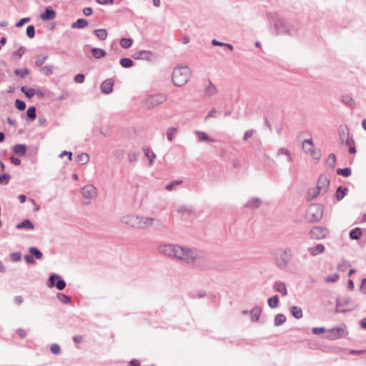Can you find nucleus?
Instances as JSON below:
<instances>
[{"mask_svg":"<svg viewBox=\"0 0 366 366\" xmlns=\"http://www.w3.org/2000/svg\"><path fill=\"white\" fill-rule=\"evenodd\" d=\"M337 173L345 177H347L351 174V169L350 168L338 169Z\"/></svg>","mask_w":366,"mask_h":366,"instance_id":"36","label":"nucleus"},{"mask_svg":"<svg viewBox=\"0 0 366 366\" xmlns=\"http://www.w3.org/2000/svg\"><path fill=\"white\" fill-rule=\"evenodd\" d=\"M18 229H33L34 226L32 223L29 219H25L21 223L16 225Z\"/></svg>","mask_w":366,"mask_h":366,"instance_id":"23","label":"nucleus"},{"mask_svg":"<svg viewBox=\"0 0 366 366\" xmlns=\"http://www.w3.org/2000/svg\"><path fill=\"white\" fill-rule=\"evenodd\" d=\"M59 298L60 299V300H61L64 303H69L70 302L69 297H67L63 294L59 295Z\"/></svg>","mask_w":366,"mask_h":366,"instance_id":"58","label":"nucleus"},{"mask_svg":"<svg viewBox=\"0 0 366 366\" xmlns=\"http://www.w3.org/2000/svg\"><path fill=\"white\" fill-rule=\"evenodd\" d=\"M24 260L26 261V262L29 264H31L35 262L34 258L31 256L25 255L24 257Z\"/></svg>","mask_w":366,"mask_h":366,"instance_id":"56","label":"nucleus"},{"mask_svg":"<svg viewBox=\"0 0 366 366\" xmlns=\"http://www.w3.org/2000/svg\"><path fill=\"white\" fill-rule=\"evenodd\" d=\"M9 175L8 174H4L0 175V184H6L9 179Z\"/></svg>","mask_w":366,"mask_h":366,"instance_id":"49","label":"nucleus"},{"mask_svg":"<svg viewBox=\"0 0 366 366\" xmlns=\"http://www.w3.org/2000/svg\"><path fill=\"white\" fill-rule=\"evenodd\" d=\"M290 254L285 250L280 251L277 257V263L280 267H285L287 264Z\"/></svg>","mask_w":366,"mask_h":366,"instance_id":"10","label":"nucleus"},{"mask_svg":"<svg viewBox=\"0 0 366 366\" xmlns=\"http://www.w3.org/2000/svg\"><path fill=\"white\" fill-rule=\"evenodd\" d=\"M10 161H11V163H13L15 165H19L20 163H21L20 159L16 158V157H10Z\"/></svg>","mask_w":366,"mask_h":366,"instance_id":"60","label":"nucleus"},{"mask_svg":"<svg viewBox=\"0 0 366 366\" xmlns=\"http://www.w3.org/2000/svg\"><path fill=\"white\" fill-rule=\"evenodd\" d=\"M16 332H17V334H18V335H19L21 338L25 337H26V331H25L24 329H22V328H19V329H18V330H17V331H16Z\"/></svg>","mask_w":366,"mask_h":366,"instance_id":"59","label":"nucleus"},{"mask_svg":"<svg viewBox=\"0 0 366 366\" xmlns=\"http://www.w3.org/2000/svg\"><path fill=\"white\" fill-rule=\"evenodd\" d=\"M27 117L31 119H34L36 118V109L34 107H30L27 109L26 112Z\"/></svg>","mask_w":366,"mask_h":366,"instance_id":"42","label":"nucleus"},{"mask_svg":"<svg viewBox=\"0 0 366 366\" xmlns=\"http://www.w3.org/2000/svg\"><path fill=\"white\" fill-rule=\"evenodd\" d=\"M89 157L86 153H81L76 157V161L80 165L86 164L89 162Z\"/></svg>","mask_w":366,"mask_h":366,"instance_id":"22","label":"nucleus"},{"mask_svg":"<svg viewBox=\"0 0 366 366\" xmlns=\"http://www.w3.org/2000/svg\"><path fill=\"white\" fill-rule=\"evenodd\" d=\"M177 132V129L174 127L169 128L167 132V136L169 141L173 140V137Z\"/></svg>","mask_w":366,"mask_h":366,"instance_id":"43","label":"nucleus"},{"mask_svg":"<svg viewBox=\"0 0 366 366\" xmlns=\"http://www.w3.org/2000/svg\"><path fill=\"white\" fill-rule=\"evenodd\" d=\"M312 331L315 335H320L323 333L325 331V329L324 327H314Z\"/></svg>","mask_w":366,"mask_h":366,"instance_id":"54","label":"nucleus"},{"mask_svg":"<svg viewBox=\"0 0 366 366\" xmlns=\"http://www.w3.org/2000/svg\"><path fill=\"white\" fill-rule=\"evenodd\" d=\"M302 149L305 153L309 154L312 159L316 161H319L321 158V152L319 150L315 149V146L312 139H307L302 142Z\"/></svg>","mask_w":366,"mask_h":366,"instance_id":"5","label":"nucleus"},{"mask_svg":"<svg viewBox=\"0 0 366 366\" xmlns=\"http://www.w3.org/2000/svg\"><path fill=\"white\" fill-rule=\"evenodd\" d=\"M132 57L135 59L150 60L152 58V54L149 51H138L133 54Z\"/></svg>","mask_w":366,"mask_h":366,"instance_id":"14","label":"nucleus"},{"mask_svg":"<svg viewBox=\"0 0 366 366\" xmlns=\"http://www.w3.org/2000/svg\"><path fill=\"white\" fill-rule=\"evenodd\" d=\"M120 64L124 68H129L133 65V61L129 58H122L120 60Z\"/></svg>","mask_w":366,"mask_h":366,"instance_id":"33","label":"nucleus"},{"mask_svg":"<svg viewBox=\"0 0 366 366\" xmlns=\"http://www.w3.org/2000/svg\"><path fill=\"white\" fill-rule=\"evenodd\" d=\"M13 149L16 154L20 156H24L26 152V148L24 144H16Z\"/></svg>","mask_w":366,"mask_h":366,"instance_id":"21","label":"nucleus"},{"mask_svg":"<svg viewBox=\"0 0 366 366\" xmlns=\"http://www.w3.org/2000/svg\"><path fill=\"white\" fill-rule=\"evenodd\" d=\"M26 34L29 38H33L34 36L35 29L33 26L31 25L26 28Z\"/></svg>","mask_w":366,"mask_h":366,"instance_id":"48","label":"nucleus"},{"mask_svg":"<svg viewBox=\"0 0 366 366\" xmlns=\"http://www.w3.org/2000/svg\"><path fill=\"white\" fill-rule=\"evenodd\" d=\"M361 234V229L360 228H355L350 232V237L352 239H358L360 237Z\"/></svg>","mask_w":366,"mask_h":366,"instance_id":"28","label":"nucleus"},{"mask_svg":"<svg viewBox=\"0 0 366 366\" xmlns=\"http://www.w3.org/2000/svg\"><path fill=\"white\" fill-rule=\"evenodd\" d=\"M81 193L85 198H94L97 195V189L93 185H86L83 187Z\"/></svg>","mask_w":366,"mask_h":366,"instance_id":"12","label":"nucleus"},{"mask_svg":"<svg viewBox=\"0 0 366 366\" xmlns=\"http://www.w3.org/2000/svg\"><path fill=\"white\" fill-rule=\"evenodd\" d=\"M204 92L207 96H212L217 92V87L209 81L208 85L205 87Z\"/></svg>","mask_w":366,"mask_h":366,"instance_id":"18","label":"nucleus"},{"mask_svg":"<svg viewBox=\"0 0 366 366\" xmlns=\"http://www.w3.org/2000/svg\"><path fill=\"white\" fill-rule=\"evenodd\" d=\"M83 14L85 16H90L92 14V9L90 7L84 8L83 10Z\"/></svg>","mask_w":366,"mask_h":366,"instance_id":"62","label":"nucleus"},{"mask_svg":"<svg viewBox=\"0 0 366 366\" xmlns=\"http://www.w3.org/2000/svg\"><path fill=\"white\" fill-rule=\"evenodd\" d=\"M196 135L202 142H214V140L209 138L208 134L204 132H196Z\"/></svg>","mask_w":366,"mask_h":366,"instance_id":"20","label":"nucleus"},{"mask_svg":"<svg viewBox=\"0 0 366 366\" xmlns=\"http://www.w3.org/2000/svg\"><path fill=\"white\" fill-rule=\"evenodd\" d=\"M130 366H140V363L137 360H132L130 362Z\"/></svg>","mask_w":366,"mask_h":366,"instance_id":"64","label":"nucleus"},{"mask_svg":"<svg viewBox=\"0 0 366 366\" xmlns=\"http://www.w3.org/2000/svg\"><path fill=\"white\" fill-rule=\"evenodd\" d=\"M54 67L51 65H46L41 68V71L45 75H49L52 74Z\"/></svg>","mask_w":366,"mask_h":366,"instance_id":"37","label":"nucleus"},{"mask_svg":"<svg viewBox=\"0 0 366 366\" xmlns=\"http://www.w3.org/2000/svg\"><path fill=\"white\" fill-rule=\"evenodd\" d=\"M92 54L96 59H100L105 56L106 53L103 49L94 48L92 49Z\"/></svg>","mask_w":366,"mask_h":366,"instance_id":"24","label":"nucleus"},{"mask_svg":"<svg viewBox=\"0 0 366 366\" xmlns=\"http://www.w3.org/2000/svg\"><path fill=\"white\" fill-rule=\"evenodd\" d=\"M162 252L167 256L183 261V257H184L187 252V248L176 245H166L162 248Z\"/></svg>","mask_w":366,"mask_h":366,"instance_id":"2","label":"nucleus"},{"mask_svg":"<svg viewBox=\"0 0 366 366\" xmlns=\"http://www.w3.org/2000/svg\"><path fill=\"white\" fill-rule=\"evenodd\" d=\"M84 81V76L83 74H79L75 76V81L76 83H82Z\"/></svg>","mask_w":366,"mask_h":366,"instance_id":"57","label":"nucleus"},{"mask_svg":"<svg viewBox=\"0 0 366 366\" xmlns=\"http://www.w3.org/2000/svg\"><path fill=\"white\" fill-rule=\"evenodd\" d=\"M321 192H319L317 188H313L309 190L308 194L311 197V198H315L317 197Z\"/></svg>","mask_w":366,"mask_h":366,"instance_id":"52","label":"nucleus"},{"mask_svg":"<svg viewBox=\"0 0 366 366\" xmlns=\"http://www.w3.org/2000/svg\"><path fill=\"white\" fill-rule=\"evenodd\" d=\"M346 335L347 331L345 327H335L327 331L326 338L330 340H335Z\"/></svg>","mask_w":366,"mask_h":366,"instance_id":"7","label":"nucleus"},{"mask_svg":"<svg viewBox=\"0 0 366 366\" xmlns=\"http://www.w3.org/2000/svg\"><path fill=\"white\" fill-rule=\"evenodd\" d=\"M343 102L348 106L353 107L355 105L354 100L348 95H345L342 97Z\"/></svg>","mask_w":366,"mask_h":366,"instance_id":"41","label":"nucleus"},{"mask_svg":"<svg viewBox=\"0 0 366 366\" xmlns=\"http://www.w3.org/2000/svg\"><path fill=\"white\" fill-rule=\"evenodd\" d=\"M50 287L55 286L58 290H62L65 286V282L60 278L59 275L52 274L49 277V285Z\"/></svg>","mask_w":366,"mask_h":366,"instance_id":"9","label":"nucleus"},{"mask_svg":"<svg viewBox=\"0 0 366 366\" xmlns=\"http://www.w3.org/2000/svg\"><path fill=\"white\" fill-rule=\"evenodd\" d=\"M262 310L259 307H254L251 311V318L252 321H257L260 317Z\"/></svg>","mask_w":366,"mask_h":366,"instance_id":"27","label":"nucleus"},{"mask_svg":"<svg viewBox=\"0 0 366 366\" xmlns=\"http://www.w3.org/2000/svg\"><path fill=\"white\" fill-rule=\"evenodd\" d=\"M15 107H16V109H18L19 110H24L25 108H26V104L24 102L21 101V100H19V99H16L15 101Z\"/></svg>","mask_w":366,"mask_h":366,"instance_id":"46","label":"nucleus"},{"mask_svg":"<svg viewBox=\"0 0 366 366\" xmlns=\"http://www.w3.org/2000/svg\"><path fill=\"white\" fill-rule=\"evenodd\" d=\"M286 321V317L284 315L279 314L275 317L274 324L277 326H279L283 324Z\"/></svg>","mask_w":366,"mask_h":366,"instance_id":"34","label":"nucleus"},{"mask_svg":"<svg viewBox=\"0 0 366 366\" xmlns=\"http://www.w3.org/2000/svg\"><path fill=\"white\" fill-rule=\"evenodd\" d=\"M94 34L100 40H105L108 35L107 30L103 29L95 30Z\"/></svg>","mask_w":366,"mask_h":366,"instance_id":"25","label":"nucleus"},{"mask_svg":"<svg viewBox=\"0 0 366 366\" xmlns=\"http://www.w3.org/2000/svg\"><path fill=\"white\" fill-rule=\"evenodd\" d=\"M154 222V219L144 217H132L129 220V223L132 227L140 229L152 226Z\"/></svg>","mask_w":366,"mask_h":366,"instance_id":"3","label":"nucleus"},{"mask_svg":"<svg viewBox=\"0 0 366 366\" xmlns=\"http://www.w3.org/2000/svg\"><path fill=\"white\" fill-rule=\"evenodd\" d=\"M360 290L363 293L366 294V278L362 280Z\"/></svg>","mask_w":366,"mask_h":366,"instance_id":"61","label":"nucleus"},{"mask_svg":"<svg viewBox=\"0 0 366 366\" xmlns=\"http://www.w3.org/2000/svg\"><path fill=\"white\" fill-rule=\"evenodd\" d=\"M335 162H336V157H335V155L333 154H330L326 160L327 164L331 167H335Z\"/></svg>","mask_w":366,"mask_h":366,"instance_id":"40","label":"nucleus"},{"mask_svg":"<svg viewBox=\"0 0 366 366\" xmlns=\"http://www.w3.org/2000/svg\"><path fill=\"white\" fill-rule=\"evenodd\" d=\"M50 350L51 352L54 354V355H57L60 352V347L59 345L57 344H53L51 346V348H50Z\"/></svg>","mask_w":366,"mask_h":366,"instance_id":"51","label":"nucleus"},{"mask_svg":"<svg viewBox=\"0 0 366 366\" xmlns=\"http://www.w3.org/2000/svg\"><path fill=\"white\" fill-rule=\"evenodd\" d=\"M190 71L187 66H180L174 69L172 74V81L177 86L184 85L189 80Z\"/></svg>","mask_w":366,"mask_h":366,"instance_id":"1","label":"nucleus"},{"mask_svg":"<svg viewBox=\"0 0 366 366\" xmlns=\"http://www.w3.org/2000/svg\"><path fill=\"white\" fill-rule=\"evenodd\" d=\"M88 26V21L84 19H79L76 21L72 24L73 29H83Z\"/></svg>","mask_w":366,"mask_h":366,"instance_id":"19","label":"nucleus"},{"mask_svg":"<svg viewBox=\"0 0 366 366\" xmlns=\"http://www.w3.org/2000/svg\"><path fill=\"white\" fill-rule=\"evenodd\" d=\"M16 75L21 76V78L25 77L29 74V70L27 69H17L14 71Z\"/></svg>","mask_w":366,"mask_h":366,"instance_id":"38","label":"nucleus"},{"mask_svg":"<svg viewBox=\"0 0 366 366\" xmlns=\"http://www.w3.org/2000/svg\"><path fill=\"white\" fill-rule=\"evenodd\" d=\"M328 231L326 228L321 227H315L310 231V237L314 239H322L326 237Z\"/></svg>","mask_w":366,"mask_h":366,"instance_id":"8","label":"nucleus"},{"mask_svg":"<svg viewBox=\"0 0 366 366\" xmlns=\"http://www.w3.org/2000/svg\"><path fill=\"white\" fill-rule=\"evenodd\" d=\"M199 257V255L197 252L187 249V252L185 253L184 257H183V261L187 263L192 264L194 263Z\"/></svg>","mask_w":366,"mask_h":366,"instance_id":"13","label":"nucleus"},{"mask_svg":"<svg viewBox=\"0 0 366 366\" xmlns=\"http://www.w3.org/2000/svg\"><path fill=\"white\" fill-rule=\"evenodd\" d=\"M21 90L29 98H31L36 94L35 90L33 89H26L25 87H21Z\"/></svg>","mask_w":366,"mask_h":366,"instance_id":"39","label":"nucleus"},{"mask_svg":"<svg viewBox=\"0 0 366 366\" xmlns=\"http://www.w3.org/2000/svg\"><path fill=\"white\" fill-rule=\"evenodd\" d=\"M46 59H47L46 56H42V55L38 56L36 59V64L38 66H41L44 63V61H46Z\"/></svg>","mask_w":366,"mask_h":366,"instance_id":"45","label":"nucleus"},{"mask_svg":"<svg viewBox=\"0 0 366 366\" xmlns=\"http://www.w3.org/2000/svg\"><path fill=\"white\" fill-rule=\"evenodd\" d=\"M279 302V297L277 295H275L268 300V305L272 308H275L277 307Z\"/></svg>","mask_w":366,"mask_h":366,"instance_id":"32","label":"nucleus"},{"mask_svg":"<svg viewBox=\"0 0 366 366\" xmlns=\"http://www.w3.org/2000/svg\"><path fill=\"white\" fill-rule=\"evenodd\" d=\"M25 49L24 47H20L17 51L13 53V56L20 59L24 54Z\"/></svg>","mask_w":366,"mask_h":366,"instance_id":"50","label":"nucleus"},{"mask_svg":"<svg viewBox=\"0 0 366 366\" xmlns=\"http://www.w3.org/2000/svg\"><path fill=\"white\" fill-rule=\"evenodd\" d=\"M274 289L277 292H279L280 293H282L284 295H287V291L286 285L284 283L277 284L274 286Z\"/></svg>","mask_w":366,"mask_h":366,"instance_id":"31","label":"nucleus"},{"mask_svg":"<svg viewBox=\"0 0 366 366\" xmlns=\"http://www.w3.org/2000/svg\"><path fill=\"white\" fill-rule=\"evenodd\" d=\"M56 13L54 10L46 9V11L41 14V19L44 21H47L54 19Z\"/></svg>","mask_w":366,"mask_h":366,"instance_id":"16","label":"nucleus"},{"mask_svg":"<svg viewBox=\"0 0 366 366\" xmlns=\"http://www.w3.org/2000/svg\"><path fill=\"white\" fill-rule=\"evenodd\" d=\"M347 144H348L349 147H350L349 148L350 153L355 154L356 152V149H355V146L352 143L347 142Z\"/></svg>","mask_w":366,"mask_h":366,"instance_id":"63","label":"nucleus"},{"mask_svg":"<svg viewBox=\"0 0 366 366\" xmlns=\"http://www.w3.org/2000/svg\"><path fill=\"white\" fill-rule=\"evenodd\" d=\"M132 40L128 38H122L120 40V46L124 49L129 48L132 46Z\"/></svg>","mask_w":366,"mask_h":366,"instance_id":"30","label":"nucleus"},{"mask_svg":"<svg viewBox=\"0 0 366 366\" xmlns=\"http://www.w3.org/2000/svg\"><path fill=\"white\" fill-rule=\"evenodd\" d=\"M29 252L33 254L37 259H40L42 257L41 252L37 249L36 247H30Z\"/></svg>","mask_w":366,"mask_h":366,"instance_id":"35","label":"nucleus"},{"mask_svg":"<svg viewBox=\"0 0 366 366\" xmlns=\"http://www.w3.org/2000/svg\"><path fill=\"white\" fill-rule=\"evenodd\" d=\"M29 18H23L21 19H20L16 24V26L17 27H20V26H22L25 23L29 21Z\"/></svg>","mask_w":366,"mask_h":366,"instance_id":"55","label":"nucleus"},{"mask_svg":"<svg viewBox=\"0 0 366 366\" xmlns=\"http://www.w3.org/2000/svg\"><path fill=\"white\" fill-rule=\"evenodd\" d=\"M324 250H325V247L323 244H317L316 246L310 247L309 249V252H310V254H312L313 256H315V255L322 253L324 252Z\"/></svg>","mask_w":366,"mask_h":366,"instance_id":"17","label":"nucleus"},{"mask_svg":"<svg viewBox=\"0 0 366 366\" xmlns=\"http://www.w3.org/2000/svg\"><path fill=\"white\" fill-rule=\"evenodd\" d=\"M145 156L149 161V164H152L153 159L156 157V155L154 152L149 148L144 149V150Z\"/></svg>","mask_w":366,"mask_h":366,"instance_id":"29","label":"nucleus"},{"mask_svg":"<svg viewBox=\"0 0 366 366\" xmlns=\"http://www.w3.org/2000/svg\"><path fill=\"white\" fill-rule=\"evenodd\" d=\"M166 101V97L163 94H154L149 96L144 101V104L147 108H153Z\"/></svg>","mask_w":366,"mask_h":366,"instance_id":"6","label":"nucleus"},{"mask_svg":"<svg viewBox=\"0 0 366 366\" xmlns=\"http://www.w3.org/2000/svg\"><path fill=\"white\" fill-rule=\"evenodd\" d=\"M339 279V274L337 273H334L332 275L327 277L325 280L329 282H335Z\"/></svg>","mask_w":366,"mask_h":366,"instance_id":"47","label":"nucleus"},{"mask_svg":"<svg viewBox=\"0 0 366 366\" xmlns=\"http://www.w3.org/2000/svg\"><path fill=\"white\" fill-rule=\"evenodd\" d=\"M114 80L112 79H108L104 81L101 85V90L104 94H109L113 90Z\"/></svg>","mask_w":366,"mask_h":366,"instance_id":"15","label":"nucleus"},{"mask_svg":"<svg viewBox=\"0 0 366 366\" xmlns=\"http://www.w3.org/2000/svg\"><path fill=\"white\" fill-rule=\"evenodd\" d=\"M330 184V180L328 177L325 175H320L317 183V189L319 192H325L327 189Z\"/></svg>","mask_w":366,"mask_h":366,"instance_id":"11","label":"nucleus"},{"mask_svg":"<svg viewBox=\"0 0 366 366\" xmlns=\"http://www.w3.org/2000/svg\"><path fill=\"white\" fill-rule=\"evenodd\" d=\"M290 312H292V315L297 319H300L302 317V310L296 306L291 307Z\"/></svg>","mask_w":366,"mask_h":366,"instance_id":"26","label":"nucleus"},{"mask_svg":"<svg viewBox=\"0 0 366 366\" xmlns=\"http://www.w3.org/2000/svg\"><path fill=\"white\" fill-rule=\"evenodd\" d=\"M21 254L19 252H14L11 254V259L13 262H17L21 259Z\"/></svg>","mask_w":366,"mask_h":366,"instance_id":"53","label":"nucleus"},{"mask_svg":"<svg viewBox=\"0 0 366 366\" xmlns=\"http://www.w3.org/2000/svg\"><path fill=\"white\" fill-rule=\"evenodd\" d=\"M347 189L346 188L342 189V187H339L336 192L337 199H342L345 194V192H347Z\"/></svg>","mask_w":366,"mask_h":366,"instance_id":"44","label":"nucleus"},{"mask_svg":"<svg viewBox=\"0 0 366 366\" xmlns=\"http://www.w3.org/2000/svg\"><path fill=\"white\" fill-rule=\"evenodd\" d=\"M322 208L319 204H311L307 210V218L311 222L319 221L322 217Z\"/></svg>","mask_w":366,"mask_h":366,"instance_id":"4","label":"nucleus"}]
</instances>
